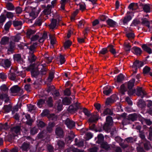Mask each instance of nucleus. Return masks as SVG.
I'll return each mask as SVG.
<instances>
[{
	"mask_svg": "<svg viewBox=\"0 0 152 152\" xmlns=\"http://www.w3.org/2000/svg\"><path fill=\"white\" fill-rule=\"evenodd\" d=\"M135 82V79H132L130 80L127 83L125 84L126 85H127L128 88L129 90L128 91V94L129 95H132L135 92V89H132L134 86Z\"/></svg>",
	"mask_w": 152,
	"mask_h": 152,
	"instance_id": "obj_1",
	"label": "nucleus"
},
{
	"mask_svg": "<svg viewBox=\"0 0 152 152\" xmlns=\"http://www.w3.org/2000/svg\"><path fill=\"white\" fill-rule=\"evenodd\" d=\"M20 130V127L19 126L12 127L9 133L8 137H9V141L11 140L15 136L17 135V133H19Z\"/></svg>",
	"mask_w": 152,
	"mask_h": 152,
	"instance_id": "obj_2",
	"label": "nucleus"
},
{
	"mask_svg": "<svg viewBox=\"0 0 152 152\" xmlns=\"http://www.w3.org/2000/svg\"><path fill=\"white\" fill-rule=\"evenodd\" d=\"M118 99V97L116 95H113L106 99L105 102V104L107 105H110L111 104L116 102Z\"/></svg>",
	"mask_w": 152,
	"mask_h": 152,
	"instance_id": "obj_3",
	"label": "nucleus"
},
{
	"mask_svg": "<svg viewBox=\"0 0 152 152\" xmlns=\"http://www.w3.org/2000/svg\"><path fill=\"white\" fill-rule=\"evenodd\" d=\"M140 6L143 9L144 12L148 13L152 11V5L149 4H140Z\"/></svg>",
	"mask_w": 152,
	"mask_h": 152,
	"instance_id": "obj_4",
	"label": "nucleus"
},
{
	"mask_svg": "<svg viewBox=\"0 0 152 152\" xmlns=\"http://www.w3.org/2000/svg\"><path fill=\"white\" fill-rule=\"evenodd\" d=\"M144 64V62L142 61H136L133 63L132 67L136 71L137 69L142 67ZM136 71H135L134 73H136Z\"/></svg>",
	"mask_w": 152,
	"mask_h": 152,
	"instance_id": "obj_5",
	"label": "nucleus"
},
{
	"mask_svg": "<svg viewBox=\"0 0 152 152\" xmlns=\"http://www.w3.org/2000/svg\"><path fill=\"white\" fill-rule=\"evenodd\" d=\"M80 108V104L76 103L74 106L71 105L69 108V111L70 112H74L76 111L78 109Z\"/></svg>",
	"mask_w": 152,
	"mask_h": 152,
	"instance_id": "obj_6",
	"label": "nucleus"
},
{
	"mask_svg": "<svg viewBox=\"0 0 152 152\" xmlns=\"http://www.w3.org/2000/svg\"><path fill=\"white\" fill-rule=\"evenodd\" d=\"M61 20L60 18L58 19V23L57 22V20L56 19H53L51 21V23L49 25V27L50 29H53L56 27L58 24V22L61 21Z\"/></svg>",
	"mask_w": 152,
	"mask_h": 152,
	"instance_id": "obj_7",
	"label": "nucleus"
},
{
	"mask_svg": "<svg viewBox=\"0 0 152 152\" xmlns=\"http://www.w3.org/2000/svg\"><path fill=\"white\" fill-rule=\"evenodd\" d=\"M65 123L67 127L71 129L74 127L75 126V123L73 121L67 118L65 121Z\"/></svg>",
	"mask_w": 152,
	"mask_h": 152,
	"instance_id": "obj_8",
	"label": "nucleus"
},
{
	"mask_svg": "<svg viewBox=\"0 0 152 152\" xmlns=\"http://www.w3.org/2000/svg\"><path fill=\"white\" fill-rule=\"evenodd\" d=\"M55 133L57 136V138H61L64 136V131L60 127H57L55 130Z\"/></svg>",
	"mask_w": 152,
	"mask_h": 152,
	"instance_id": "obj_9",
	"label": "nucleus"
},
{
	"mask_svg": "<svg viewBox=\"0 0 152 152\" xmlns=\"http://www.w3.org/2000/svg\"><path fill=\"white\" fill-rule=\"evenodd\" d=\"M136 94L137 95L143 98L145 96L146 94L141 87H139L137 88Z\"/></svg>",
	"mask_w": 152,
	"mask_h": 152,
	"instance_id": "obj_10",
	"label": "nucleus"
},
{
	"mask_svg": "<svg viewBox=\"0 0 152 152\" xmlns=\"http://www.w3.org/2000/svg\"><path fill=\"white\" fill-rule=\"evenodd\" d=\"M141 21L142 24L147 26L148 27V29H149L150 31H151L150 25L152 23V21L149 22L145 18H142L141 19Z\"/></svg>",
	"mask_w": 152,
	"mask_h": 152,
	"instance_id": "obj_11",
	"label": "nucleus"
},
{
	"mask_svg": "<svg viewBox=\"0 0 152 152\" xmlns=\"http://www.w3.org/2000/svg\"><path fill=\"white\" fill-rule=\"evenodd\" d=\"M98 140L97 142L98 143L101 144V146L102 148H104V143L103 142L104 137L101 134H100L98 136Z\"/></svg>",
	"mask_w": 152,
	"mask_h": 152,
	"instance_id": "obj_12",
	"label": "nucleus"
},
{
	"mask_svg": "<svg viewBox=\"0 0 152 152\" xmlns=\"http://www.w3.org/2000/svg\"><path fill=\"white\" fill-rule=\"evenodd\" d=\"M132 18L131 16L127 15L125 16L123 19L121 20V21H122L124 25L127 24L128 23L132 20Z\"/></svg>",
	"mask_w": 152,
	"mask_h": 152,
	"instance_id": "obj_13",
	"label": "nucleus"
},
{
	"mask_svg": "<svg viewBox=\"0 0 152 152\" xmlns=\"http://www.w3.org/2000/svg\"><path fill=\"white\" fill-rule=\"evenodd\" d=\"M109 51L112 54L115 55L116 53L115 50L113 47V46L110 45L107 48H105V53Z\"/></svg>",
	"mask_w": 152,
	"mask_h": 152,
	"instance_id": "obj_14",
	"label": "nucleus"
},
{
	"mask_svg": "<svg viewBox=\"0 0 152 152\" xmlns=\"http://www.w3.org/2000/svg\"><path fill=\"white\" fill-rule=\"evenodd\" d=\"M39 12V11L37 10L36 9H34L32 10L30 13L29 15L32 18L34 19L37 16Z\"/></svg>",
	"mask_w": 152,
	"mask_h": 152,
	"instance_id": "obj_15",
	"label": "nucleus"
},
{
	"mask_svg": "<svg viewBox=\"0 0 152 152\" xmlns=\"http://www.w3.org/2000/svg\"><path fill=\"white\" fill-rule=\"evenodd\" d=\"M5 99L4 101L7 102L9 100V97L8 95L6 94H4V93H0V99L3 100Z\"/></svg>",
	"mask_w": 152,
	"mask_h": 152,
	"instance_id": "obj_16",
	"label": "nucleus"
},
{
	"mask_svg": "<svg viewBox=\"0 0 152 152\" xmlns=\"http://www.w3.org/2000/svg\"><path fill=\"white\" fill-rule=\"evenodd\" d=\"M35 32L36 31L31 29H28L27 30L26 32V37L28 38H30Z\"/></svg>",
	"mask_w": 152,
	"mask_h": 152,
	"instance_id": "obj_17",
	"label": "nucleus"
},
{
	"mask_svg": "<svg viewBox=\"0 0 152 152\" xmlns=\"http://www.w3.org/2000/svg\"><path fill=\"white\" fill-rule=\"evenodd\" d=\"M31 66H30L29 68H30V69H31ZM39 72L38 70L37 69H31V75L32 77L36 78L37 77L38 75H39Z\"/></svg>",
	"mask_w": 152,
	"mask_h": 152,
	"instance_id": "obj_18",
	"label": "nucleus"
},
{
	"mask_svg": "<svg viewBox=\"0 0 152 152\" xmlns=\"http://www.w3.org/2000/svg\"><path fill=\"white\" fill-rule=\"evenodd\" d=\"M107 24L110 27H114L117 25L116 22L113 20L109 19L106 21Z\"/></svg>",
	"mask_w": 152,
	"mask_h": 152,
	"instance_id": "obj_19",
	"label": "nucleus"
},
{
	"mask_svg": "<svg viewBox=\"0 0 152 152\" xmlns=\"http://www.w3.org/2000/svg\"><path fill=\"white\" fill-rule=\"evenodd\" d=\"M37 45V43H35L29 47L28 48L29 50V53L33 54V53L35 51Z\"/></svg>",
	"mask_w": 152,
	"mask_h": 152,
	"instance_id": "obj_20",
	"label": "nucleus"
},
{
	"mask_svg": "<svg viewBox=\"0 0 152 152\" xmlns=\"http://www.w3.org/2000/svg\"><path fill=\"white\" fill-rule=\"evenodd\" d=\"M14 59L15 61H17L20 63H22L23 60L21 58L20 55L19 54H15L14 56Z\"/></svg>",
	"mask_w": 152,
	"mask_h": 152,
	"instance_id": "obj_21",
	"label": "nucleus"
},
{
	"mask_svg": "<svg viewBox=\"0 0 152 152\" xmlns=\"http://www.w3.org/2000/svg\"><path fill=\"white\" fill-rule=\"evenodd\" d=\"M13 24L15 27H18V29H20L21 28V26L22 25V22L21 21L15 20L13 22Z\"/></svg>",
	"mask_w": 152,
	"mask_h": 152,
	"instance_id": "obj_22",
	"label": "nucleus"
},
{
	"mask_svg": "<svg viewBox=\"0 0 152 152\" xmlns=\"http://www.w3.org/2000/svg\"><path fill=\"white\" fill-rule=\"evenodd\" d=\"M139 114H137L136 113L129 114V118L132 121L136 120L137 118L139 116Z\"/></svg>",
	"mask_w": 152,
	"mask_h": 152,
	"instance_id": "obj_23",
	"label": "nucleus"
},
{
	"mask_svg": "<svg viewBox=\"0 0 152 152\" xmlns=\"http://www.w3.org/2000/svg\"><path fill=\"white\" fill-rule=\"evenodd\" d=\"M142 49L149 54L152 53L151 49L148 47L147 44L143 45L142 46Z\"/></svg>",
	"mask_w": 152,
	"mask_h": 152,
	"instance_id": "obj_24",
	"label": "nucleus"
},
{
	"mask_svg": "<svg viewBox=\"0 0 152 152\" xmlns=\"http://www.w3.org/2000/svg\"><path fill=\"white\" fill-rule=\"evenodd\" d=\"M10 90L11 92L13 93H17L20 90V88L17 86H13Z\"/></svg>",
	"mask_w": 152,
	"mask_h": 152,
	"instance_id": "obj_25",
	"label": "nucleus"
},
{
	"mask_svg": "<svg viewBox=\"0 0 152 152\" xmlns=\"http://www.w3.org/2000/svg\"><path fill=\"white\" fill-rule=\"evenodd\" d=\"M36 57L34 54L29 53L28 56V60L29 62L32 63L35 61L36 59Z\"/></svg>",
	"mask_w": 152,
	"mask_h": 152,
	"instance_id": "obj_26",
	"label": "nucleus"
},
{
	"mask_svg": "<svg viewBox=\"0 0 152 152\" xmlns=\"http://www.w3.org/2000/svg\"><path fill=\"white\" fill-rule=\"evenodd\" d=\"M0 90L2 93H4V94H6L8 95V88L6 85H2L0 87Z\"/></svg>",
	"mask_w": 152,
	"mask_h": 152,
	"instance_id": "obj_27",
	"label": "nucleus"
},
{
	"mask_svg": "<svg viewBox=\"0 0 152 152\" xmlns=\"http://www.w3.org/2000/svg\"><path fill=\"white\" fill-rule=\"evenodd\" d=\"M55 72L54 71H50L49 73V76L48 78V82L51 81L54 77Z\"/></svg>",
	"mask_w": 152,
	"mask_h": 152,
	"instance_id": "obj_28",
	"label": "nucleus"
},
{
	"mask_svg": "<svg viewBox=\"0 0 152 152\" xmlns=\"http://www.w3.org/2000/svg\"><path fill=\"white\" fill-rule=\"evenodd\" d=\"M9 39V38L8 37H4L2 38L0 43L1 45H5L8 43Z\"/></svg>",
	"mask_w": 152,
	"mask_h": 152,
	"instance_id": "obj_29",
	"label": "nucleus"
},
{
	"mask_svg": "<svg viewBox=\"0 0 152 152\" xmlns=\"http://www.w3.org/2000/svg\"><path fill=\"white\" fill-rule=\"evenodd\" d=\"M98 120V118L97 116L93 115L91 116L89 119V122L93 123L96 122Z\"/></svg>",
	"mask_w": 152,
	"mask_h": 152,
	"instance_id": "obj_30",
	"label": "nucleus"
},
{
	"mask_svg": "<svg viewBox=\"0 0 152 152\" xmlns=\"http://www.w3.org/2000/svg\"><path fill=\"white\" fill-rule=\"evenodd\" d=\"M42 22V18L39 17L36 20L34 25L35 26H40L41 25Z\"/></svg>",
	"mask_w": 152,
	"mask_h": 152,
	"instance_id": "obj_31",
	"label": "nucleus"
},
{
	"mask_svg": "<svg viewBox=\"0 0 152 152\" xmlns=\"http://www.w3.org/2000/svg\"><path fill=\"white\" fill-rule=\"evenodd\" d=\"M12 106L10 104L9 105H4L3 109L5 112H9L12 108Z\"/></svg>",
	"mask_w": 152,
	"mask_h": 152,
	"instance_id": "obj_32",
	"label": "nucleus"
},
{
	"mask_svg": "<svg viewBox=\"0 0 152 152\" xmlns=\"http://www.w3.org/2000/svg\"><path fill=\"white\" fill-rule=\"evenodd\" d=\"M50 6L48 5L47 7L43 11V14L45 15H49L50 14Z\"/></svg>",
	"mask_w": 152,
	"mask_h": 152,
	"instance_id": "obj_33",
	"label": "nucleus"
},
{
	"mask_svg": "<svg viewBox=\"0 0 152 152\" xmlns=\"http://www.w3.org/2000/svg\"><path fill=\"white\" fill-rule=\"evenodd\" d=\"M71 98L70 99L67 97L64 98L62 100L63 103L65 105H68L69 104L71 103Z\"/></svg>",
	"mask_w": 152,
	"mask_h": 152,
	"instance_id": "obj_34",
	"label": "nucleus"
},
{
	"mask_svg": "<svg viewBox=\"0 0 152 152\" xmlns=\"http://www.w3.org/2000/svg\"><path fill=\"white\" fill-rule=\"evenodd\" d=\"M133 48L135 54L137 55H140L142 53V50L140 48L135 47H134Z\"/></svg>",
	"mask_w": 152,
	"mask_h": 152,
	"instance_id": "obj_35",
	"label": "nucleus"
},
{
	"mask_svg": "<svg viewBox=\"0 0 152 152\" xmlns=\"http://www.w3.org/2000/svg\"><path fill=\"white\" fill-rule=\"evenodd\" d=\"M5 67L7 68H9L11 65V61L8 59L4 60L3 61Z\"/></svg>",
	"mask_w": 152,
	"mask_h": 152,
	"instance_id": "obj_36",
	"label": "nucleus"
},
{
	"mask_svg": "<svg viewBox=\"0 0 152 152\" xmlns=\"http://www.w3.org/2000/svg\"><path fill=\"white\" fill-rule=\"evenodd\" d=\"M112 88L110 86H107L105 88V95H108L112 93Z\"/></svg>",
	"mask_w": 152,
	"mask_h": 152,
	"instance_id": "obj_37",
	"label": "nucleus"
},
{
	"mask_svg": "<svg viewBox=\"0 0 152 152\" xmlns=\"http://www.w3.org/2000/svg\"><path fill=\"white\" fill-rule=\"evenodd\" d=\"M29 144L26 142H24L23 143L20 148L23 151H26L27 149L29 148Z\"/></svg>",
	"mask_w": 152,
	"mask_h": 152,
	"instance_id": "obj_38",
	"label": "nucleus"
},
{
	"mask_svg": "<svg viewBox=\"0 0 152 152\" xmlns=\"http://www.w3.org/2000/svg\"><path fill=\"white\" fill-rule=\"evenodd\" d=\"M57 142V145H58V148L59 149L62 148L64 147V143L63 141H61L60 140H58Z\"/></svg>",
	"mask_w": 152,
	"mask_h": 152,
	"instance_id": "obj_39",
	"label": "nucleus"
},
{
	"mask_svg": "<svg viewBox=\"0 0 152 152\" xmlns=\"http://www.w3.org/2000/svg\"><path fill=\"white\" fill-rule=\"evenodd\" d=\"M15 43L14 41H11L9 44V47L8 50L10 51H12L14 50L15 47Z\"/></svg>",
	"mask_w": 152,
	"mask_h": 152,
	"instance_id": "obj_40",
	"label": "nucleus"
},
{
	"mask_svg": "<svg viewBox=\"0 0 152 152\" xmlns=\"http://www.w3.org/2000/svg\"><path fill=\"white\" fill-rule=\"evenodd\" d=\"M55 124L53 123H50L47 127V131L49 132L52 131V128L54 126Z\"/></svg>",
	"mask_w": 152,
	"mask_h": 152,
	"instance_id": "obj_41",
	"label": "nucleus"
},
{
	"mask_svg": "<svg viewBox=\"0 0 152 152\" xmlns=\"http://www.w3.org/2000/svg\"><path fill=\"white\" fill-rule=\"evenodd\" d=\"M21 38V34H18L16 35L13 37L12 39L14 42H18Z\"/></svg>",
	"mask_w": 152,
	"mask_h": 152,
	"instance_id": "obj_42",
	"label": "nucleus"
},
{
	"mask_svg": "<svg viewBox=\"0 0 152 152\" xmlns=\"http://www.w3.org/2000/svg\"><path fill=\"white\" fill-rule=\"evenodd\" d=\"M131 46L129 43H125L124 44V49L126 51L129 53L130 51Z\"/></svg>",
	"mask_w": 152,
	"mask_h": 152,
	"instance_id": "obj_43",
	"label": "nucleus"
},
{
	"mask_svg": "<svg viewBox=\"0 0 152 152\" xmlns=\"http://www.w3.org/2000/svg\"><path fill=\"white\" fill-rule=\"evenodd\" d=\"M125 140L128 143H132L136 141V140L132 137H129L126 138Z\"/></svg>",
	"mask_w": 152,
	"mask_h": 152,
	"instance_id": "obj_44",
	"label": "nucleus"
},
{
	"mask_svg": "<svg viewBox=\"0 0 152 152\" xmlns=\"http://www.w3.org/2000/svg\"><path fill=\"white\" fill-rule=\"evenodd\" d=\"M48 118L52 120H56L57 118L56 116L54 114H49L48 115Z\"/></svg>",
	"mask_w": 152,
	"mask_h": 152,
	"instance_id": "obj_45",
	"label": "nucleus"
},
{
	"mask_svg": "<svg viewBox=\"0 0 152 152\" xmlns=\"http://www.w3.org/2000/svg\"><path fill=\"white\" fill-rule=\"evenodd\" d=\"M47 37V35L46 33H45L43 34L42 37L40 38L39 40V42L40 43L43 42L45 40Z\"/></svg>",
	"mask_w": 152,
	"mask_h": 152,
	"instance_id": "obj_46",
	"label": "nucleus"
},
{
	"mask_svg": "<svg viewBox=\"0 0 152 152\" xmlns=\"http://www.w3.org/2000/svg\"><path fill=\"white\" fill-rule=\"evenodd\" d=\"M45 99H40L38 101L37 103V104L38 107H41L42 105L45 103Z\"/></svg>",
	"mask_w": 152,
	"mask_h": 152,
	"instance_id": "obj_47",
	"label": "nucleus"
},
{
	"mask_svg": "<svg viewBox=\"0 0 152 152\" xmlns=\"http://www.w3.org/2000/svg\"><path fill=\"white\" fill-rule=\"evenodd\" d=\"M58 58L61 64H64L65 61L64 56L61 55H60L59 56Z\"/></svg>",
	"mask_w": 152,
	"mask_h": 152,
	"instance_id": "obj_48",
	"label": "nucleus"
},
{
	"mask_svg": "<svg viewBox=\"0 0 152 152\" xmlns=\"http://www.w3.org/2000/svg\"><path fill=\"white\" fill-rule=\"evenodd\" d=\"M72 42L69 41L67 40L66 41L64 45V48L65 49L68 48L72 45Z\"/></svg>",
	"mask_w": 152,
	"mask_h": 152,
	"instance_id": "obj_49",
	"label": "nucleus"
},
{
	"mask_svg": "<svg viewBox=\"0 0 152 152\" xmlns=\"http://www.w3.org/2000/svg\"><path fill=\"white\" fill-rule=\"evenodd\" d=\"M124 79V77L121 74H120L117 77V81L118 82H121Z\"/></svg>",
	"mask_w": 152,
	"mask_h": 152,
	"instance_id": "obj_50",
	"label": "nucleus"
},
{
	"mask_svg": "<svg viewBox=\"0 0 152 152\" xmlns=\"http://www.w3.org/2000/svg\"><path fill=\"white\" fill-rule=\"evenodd\" d=\"M126 36L129 40H131L134 37V34L132 32H129L126 34Z\"/></svg>",
	"mask_w": 152,
	"mask_h": 152,
	"instance_id": "obj_51",
	"label": "nucleus"
},
{
	"mask_svg": "<svg viewBox=\"0 0 152 152\" xmlns=\"http://www.w3.org/2000/svg\"><path fill=\"white\" fill-rule=\"evenodd\" d=\"M107 124L108 125H110L113 122L112 117L110 116H108L106 118Z\"/></svg>",
	"mask_w": 152,
	"mask_h": 152,
	"instance_id": "obj_52",
	"label": "nucleus"
},
{
	"mask_svg": "<svg viewBox=\"0 0 152 152\" xmlns=\"http://www.w3.org/2000/svg\"><path fill=\"white\" fill-rule=\"evenodd\" d=\"M8 126L7 123H5L4 124L0 123V131L3 129L6 130Z\"/></svg>",
	"mask_w": 152,
	"mask_h": 152,
	"instance_id": "obj_53",
	"label": "nucleus"
},
{
	"mask_svg": "<svg viewBox=\"0 0 152 152\" xmlns=\"http://www.w3.org/2000/svg\"><path fill=\"white\" fill-rule=\"evenodd\" d=\"M12 24V22L11 21H9L4 26V29L5 30H8Z\"/></svg>",
	"mask_w": 152,
	"mask_h": 152,
	"instance_id": "obj_54",
	"label": "nucleus"
},
{
	"mask_svg": "<svg viewBox=\"0 0 152 152\" xmlns=\"http://www.w3.org/2000/svg\"><path fill=\"white\" fill-rule=\"evenodd\" d=\"M8 77L11 80H14L16 78V75L14 73H10L8 75Z\"/></svg>",
	"mask_w": 152,
	"mask_h": 152,
	"instance_id": "obj_55",
	"label": "nucleus"
},
{
	"mask_svg": "<svg viewBox=\"0 0 152 152\" xmlns=\"http://www.w3.org/2000/svg\"><path fill=\"white\" fill-rule=\"evenodd\" d=\"M47 102L48 106L51 107L53 106V99L51 97H49L48 98Z\"/></svg>",
	"mask_w": 152,
	"mask_h": 152,
	"instance_id": "obj_56",
	"label": "nucleus"
},
{
	"mask_svg": "<svg viewBox=\"0 0 152 152\" xmlns=\"http://www.w3.org/2000/svg\"><path fill=\"white\" fill-rule=\"evenodd\" d=\"M28 120L27 121H26L25 119L24 118H23L22 120V121L23 122H26V124H27L29 125L30 126L32 124V122H33V121H32V120L31 119H29V120Z\"/></svg>",
	"mask_w": 152,
	"mask_h": 152,
	"instance_id": "obj_57",
	"label": "nucleus"
},
{
	"mask_svg": "<svg viewBox=\"0 0 152 152\" xmlns=\"http://www.w3.org/2000/svg\"><path fill=\"white\" fill-rule=\"evenodd\" d=\"M7 9L8 10H12L14 9V6L11 3H8L6 5Z\"/></svg>",
	"mask_w": 152,
	"mask_h": 152,
	"instance_id": "obj_58",
	"label": "nucleus"
},
{
	"mask_svg": "<svg viewBox=\"0 0 152 152\" xmlns=\"http://www.w3.org/2000/svg\"><path fill=\"white\" fill-rule=\"evenodd\" d=\"M38 130L35 128L34 127L31 129L30 131V133L32 135H34L38 132Z\"/></svg>",
	"mask_w": 152,
	"mask_h": 152,
	"instance_id": "obj_59",
	"label": "nucleus"
},
{
	"mask_svg": "<svg viewBox=\"0 0 152 152\" xmlns=\"http://www.w3.org/2000/svg\"><path fill=\"white\" fill-rule=\"evenodd\" d=\"M144 147L145 148L146 150H148L150 147V144L149 142L148 141H146L144 144Z\"/></svg>",
	"mask_w": 152,
	"mask_h": 152,
	"instance_id": "obj_60",
	"label": "nucleus"
},
{
	"mask_svg": "<svg viewBox=\"0 0 152 152\" xmlns=\"http://www.w3.org/2000/svg\"><path fill=\"white\" fill-rule=\"evenodd\" d=\"M50 43L52 45H54L56 42V39L55 38L53 37H51L50 36Z\"/></svg>",
	"mask_w": 152,
	"mask_h": 152,
	"instance_id": "obj_61",
	"label": "nucleus"
},
{
	"mask_svg": "<svg viewBox=\"0 0 152 152\" xmlns=\"http://www.w3.org/2000/svg\"><path fill=\"white\" fill-rule=\"evenodd\" d=\"M53 95L55 99H56L59 96V93L58 91L57 90L55 91Z\"/></svg>",
	"mask_w": 152,
	"mask_h": 152,
	"instance_id": "obj_62",
	"label": "nucleus"
},
{
	"mask_svg": "<svg viewBox=\"0 0 152 152\" xmlns=\"http://www.w3.org/2000/svg\"><path fill=\"white\" fill-rule=\"evenodd\" d=\"M39 38V36L37 34H36L31 38V41H35L37 40Z\"/></svg>",
	"mask_w": 152,
	"mask_h": 152,
	"instance_id": "obj_63",
	"label": "nucleus"
},
{
	"mask_svg": "<svg viewBox=\"0 0 152 152\" xmlns=\"http://www.w3.org/2000/svg\"><path fill=\"white\" fill-rule=\"evenodd\" d=\"M150 69L149 67L145 66L143 69V73L144 74L148 73L150 71Z\"/></svg>",
	"mask_w": 152,
	"mask_h": 152,
	"instance_id": "obj_64",
	"label": "nucleus"
}]
</instances>
